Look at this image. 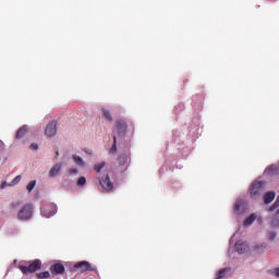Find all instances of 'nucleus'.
I'll return each instance as SVG.
<instances>
[{
	"mask_svg": "<svg viewBox=\"0 0 279 279\" xmlns=\"http://www.w3.org/2000/svg\"><path fill=\"white\" fill-rule=\"evenodd\" d=\"M17 219L19 221H29L32 217H34V205L33 204H26L21 207V209L17 211Z\"/></svg>",
	"mask_w": 279,
	"mask_h": 279,
	"instance_id": "f257e3e1",
	"label": "nucleus"
},
{
	"mask_svg": "<svg viewBox=\"0 0 279 279\" xmlns=\"http://www.w3.org/2000/svg\"><path fill=\"white\" fill-rule=\"evenodd\" d=\"M43 267V262L40 259L33 260L28 266H19L20 271L24 276H29V274H36Z\"/></svg>",
	"mask_w": 279,
	"mask_h": 279,
	"instance_id": "f03ea898",
	"label": "nucleus"
},
{
	"mask_svg": "<svg viewBox=\"0 0 279 279\" xmlns=\"http://www.w3.org/2000/svg\"><path fill=\"white\" fill-rule=\"evenodd\" d=\"M263 191H265V181L253 182L250 187V195L252 199H258V197L263 195Z\"/></svg>",
	"mask_w": 279,
	"mask_h": 279,
	"instance_id": "7ed1b4c3",
	"label": "nucleus"
},
{
	"mask_svg": "<svg viewBox=\"0 0 279 279\" xmlns=\"http://www.w3.org/2000/svg\"><path fill=\"white\" fill-rule=\"evenodd\" d=\"M99 184L104 189L105 193H110V191L114 189V183L110 181V177L108 174L99 178Z\"/></svg>",
	"mask_w": 279,
	"mask_h": 279,
	"instance_id": "20e7f679",
	"label": "nucleus"
},
{
	"mask_svg": "<svg viewBox=\"0 0 279 279\" xmlns=\"http://www.w3.org/2000/svg\"><path fill=\"white\" fill-rule=\"evenodd\" d=\"M45 134L48 136V138L56 136V134H58V121H50L46 126Z\"/></svg>",
	"mask_w": 279,
	"mask_h": 279,
	"instance_id": "39448f33",
	"label": "nucleus"
},
{
	"mask_svg": "<svg viewBox=\"0 0 279 279\" xmlns=\"http://www.w3.org/2000/svg\"><path fill=\"white\" fill-rule=\"evenodd\" d=\"M40 213L43 215V217H46V219H49L51 217H53V215H56V213H58L57 207H54V205H45L41 207Z\"/></svg>",
	"mask_w": 279,
	"mask_h": 279,
	"instance_id": "423d86ee",
	"label": "nucleus"
},
{
	"mask_svg": "<svg viewBox=\"0 0 279 279\" xmlns=\"http://www.w3.org/2000/svg\"><path fill=\"white\" fill-rule=\"evenodd\" d=\"M74 269H81V271H97V267L93 266L90 263L86 260L77 262L74 265Z\"/></svg>",
	"mask_w": 279,
	"mask_h": 279,
	"instance_id": "0eeeda50",
	"label": "nucleus"
},
{
	"mask_svg": "<svg viewBox=\"0 0 279 279\" xmlns=\"http://www.w3.org/2000/svg\"><path fill=\"white\" fill-rule=\"evenodd\" d=\"M247 208V204H245V201L238 199L234 204L233 210L235 215H243Z\"/></svg>",
	"mask_w": 279,
	"mask_h": 279,
	"instance_id": "6e6552de",
	"label": "nucleus"
},
{
	"mask_svg": "<svg viewBox=\"0 0 279 279\" xmlns=\"http://www.w3.org/2000/svg\"><path fill=\"white\" fill-rule=\"evenodd\" d=\"M116 128L119 136H121L128 132V122L123 119H118L116 121Z\"/></svg>",
	"mask_w": 279,
	"mask_h": 279,
	"instance_id": "1a4fd4ad",
	"label": "nucleus"
},
{
	"mask_svg": "<svg viewBox=\"0 0 279 279\" xmlns=\"http://www.w3.org/2000/svg\"><path fill=\"white\" fill-rule=\"evenodd\" d=\"M50 272L56 276L64 274V265L62 263H57L50 267Z\"/></svg>",
	"mask_w": 279,
	"mask_h": 279,
	"instance_id": "9d476101",
	"label": "nucleus"
},
{
	"mask_svg": "<svg viewBox=\"0 0 279 279\" xmlns=\"http://www.w3.org/2000/svg\"><path fill=\"white\" fill-rule=\"evenodd\" d=\"M247 242H236L234 245V250L235 252H238V254H245L247 252Z\"/></svg>",
	"mask_w": 279,
	"mask_h": 279,
	"instance_id": "9b49d317",
	"label": "nucleus"
},
{
	"mask_svg": "<svg viewBox=\"0 0 279 279\" xmlns=\"http://www.w3.org/2000/svg\"><path fill=\"white\" fill-rule=\"evenodd\" d=\"M28 130H29V129L27 128V125H23L22 128H20V129L17 130L16 135H15V138H16L17 141H20V138H24V136L27 135Z\"/></svg>",
	"mask_w": 279,
	"mask_h": 279,
	"instance_id": "f8f14e48",
	"label": "nucleus"
},
{
	"mask_svg": "<svg viewBox=\"0 0 279 279\" xmlns=\"http://www.w3.org/2000/svg\"><path fill=\"white\" fill-rule=\"evenodd\" d=\"M60 169H62V163H56L49 171L50 178H56L58 173H60Z\"/></svg>",
	"mask_w": 279,
	"mask_h": 279,
	"instance_id": "ddd939ff",
	"label": "nucleus"
},
{
	"mask_svg": "<svg viewBox=\"0 0 279 279\" xmlns=\"http://www.w3.org/2000/svg\"><path fill=\"white\" fill-rule=\"evenodd\" d=\"M276 199V193L275 192H268L264 195V202L266 204H271Z\"/></svg>",
	"mask_w": 279,
	"mask_h": 279,
	"instance_id": "4468645a",
	"label": "nucleus"
},
{
	"mask_svg": "<svg viewBox=\"0 0 279 279\" xmlns=\"http://www.w3.org/2000/svg\"><path fill=\"white\" fill-rule=\"evenodd\" d=\"M267 173H269V175H278V173H279L278 166H276V165L269 166L267 168Z\"/></svg>",
	"mask_w": 279,
	"mask_h": 279,
	"instance_id": "2eb2a0df",
	"label": "nucleus"
},
{
	"mask_svg": "<svg viewBox=\"0 0 279 279\" xmlns=\"http://www.w3.org/2000/svg\"><path fill=\"white\" fill-rule=\"evenodd\" d=\"M256 221V214H252L244 220V226H252Z\"/></svg>",
	"mask_w": 279,
	"mask_h": 279,
	"instance_id": "dca6fc26",
	"label": "nucleus"
},
{
	"mask_svg": "<svg viewBox=\"0 0 279 279\" xmlns=\"http://www.w3.org/2000/svg\"><path fill=\"white\" fill-rule=\"evenodd\" d=\"M228 271H230V268H222L220 269L217 275H216V279H221L225 278L226 275L228 274Z\"/></svg>",
	"mask_w": 279,
	"mask_h": 279,
	"instance_id": "f3484780",
	"label": "nucleus"
},
{
	"mask_svg": "<svg viewBox=\"0 0 279 279\" xmlns=\"http://www.w3.org/2000/svg\"><path fill=\"white\" fill-rule=\"evenodd\" d=\"M73 160L75 162V165H77L78 167H84V159H82V157L74 155L73 156Z\"/></svg>",
	"mask_w": 279,
	"mask_h": 279,
	"instance_id": "a211bd4d",
	"label": "nucleus"
},
{
	"mask_svg": "<svg viewBox=\"0 0 279 279\" xmlns=\"http://www.w3.org/2000/svg\"><path fill=\"white\" fill-rule=\"evenodd\" d=\"M104 167H106V162L101 161V162L96 163L94 166V170L96 171V173H99V171H101L104 169Z\"/></svg>",
	"mask_w": 279,
	"mask_h": 279,
	"instance_id": "6ab92c4d",
	"label": "nucleus"
},
{
	"mask_svg": "<svg viewBox=\"0 0 279 279\" xmlns=\"http://www.w3.org/2000/svg\"><path fill=\"white\" fill-rule=\"evenodd\" d=\"M102 114L107 121H112V114L110 113V110L108 109H102Z\"/></svg>",
	"mask_w": 279,
	"mask_h": 279,
	"instance_id": "aec40b11",
	"label": "nucleus"
},
{
	"mask_svg": "<svg viewBox=\"0 0 279 279\" xmlns=\"http://www.w3.org/2000/svg\"><path fill=\"white\" fill-rule=\"evenodd\" d=\"M118 162L120 165V167H123L126 162H128V156L122 155L118 158Z\"/></svg>",
	"mask_w": 279,
	"mask_h": 279,
	"instance_id": "412c9836",
	"label": "nucleus"
},
{
	"mask_svg": "<svg viewBox=\"0 0 279 279\" xmlns=\"http://www.w3.org/2000/svg\"><path fill=\"white\" fill-rule=\"evenodd\" d=\"M36 187V180L31 181L27 186L26 190L28 191V193H32V191H34V189Z\"/></svg>",
	"mask_w": 279,
	"mask_h": 279,
	"instance_id": "4be33fe9",
	"label": "nucleus"
},
{
	"mask_svg": "<svg viewBox=\"0 0 279 279\" xmlns=\"http://www.w3.org/2000/svg\"><path fill=\"white\" fill-rule=\"evenodd\" d=\"M110 154H117V135H113V145L110 148Z\"/></svg>",
	"mask_w": 279,
	"mask_h": 279,
	"instance_id": "5701e85b",
	"label": "nucleus"
},
{
	"mask_svg": "<svg viewBox=\"0 0 279 279\" xmlns=\"http://www.w3.org/2000/svg\"><path fill=\"white\" fill-rule=\"evenodd\" d=\"M50 276H51V274H49V271H43V272L37 274V278H39V279H47Z\"/></svg>",
	"mask_w": 279,
	"mask_h": 279,
	"instance_id": "b1692460",
	"label": "nucleus"
},
{
	"mask_svg": "<svg viewBox=\"0 0 279 279\" xmlns=\"http://www.w3.org/2000/svg\"><path fill=\"white\" fill-rule=\"evenodd\" d=\"M276 208H279V195H278L276 202L269 208V211L271 213V211L276 210Z\"/></svg>",
	"mask_w": 279,
	"mask_h": 279,
	"instance_id": "393cba45",
	"label": "nucleus"
},
{
	"mask_svg": "<svg viewBox=\"0 0 279 279\" xmlns=\"http://www.w3.org/2000/svg\"><path fill=\"white\" fill-rule=\"evenodd\" d=\"M21 182V175L15 177L11 183H9V186H14Z\"/></svg>",
	"mask_w": 279,
	"mask_h": 279,
	"instance_id": "a878e982",
	"label": "nucleus"
},
{
	"mask_svg": "<svg viewBox=\"0 0 279 279\" xmlns=\"http://www.w3.org/2000/svg\"><path fill=\"white\" fill-rule=\"evenodd\" d=\"M77 186H86V178L85 177H81L77 180Z\"/></svg>",
	"mask_w": 279,
	"mask_h": 279,
	"instance_id": "bb28decb",
	"label": "nucleus"
},
{
	"mask_svg": "<svg viewBox=\"0 0 279 279\" xmlns=\"http://www.w3.org/2000/svg\"><path fill=\"white\" fill-rule=\"evenodd\" d=\"M265 247H267V244H259L254 246L255 252H263V250H265Z\"/></svg>",
	"mask_w": 279,
	"mask_h": 279,
	"instance_id": "cd10ccee",
	"label": "nucleus"
},
{
	"mask_svg": "<svg viewBox=\"0 0 279 279\" xmlns=\"http://www.w3.org/2000/svg\"><path fill=\"white\" fill-rule=\"evenodd\" d=\"M20 207H21V202H19V201L13 202V203L11 204V208H12L13 210H16V208H20Z\"/></svg>",
	"mask_w": 279,
	"mask_h": 279,
	"instance_id": "c85d7f7f",
	"label": "nucleus"
},
{
	"mask_svg": "<svg viewBox=\"0 0 279 279\" xmlns=\"http://www.w3.org/2000/svg\"><path fill=\"white\" fill-rule=\"evenodd\" d=\"M269 239H270V241H274L276 239V232H270Z\"/></svg>",
	"mask_w": 279,
	"mask_h": 279,
	"instance_id": "c756f323",
	"label": "nucleus"
},
{
	"mask_svg": "<svg viewBox=\"0 0 279 279\" xmlns=\"http://www.w3.org/2000/svg\"><path fill=\"white\" fill-rule=\"evenodd\" d=\"M7 186H10V184H8V182H2L0 185V189H5Z\"/></svg>",
	"mask_w": 279,
	"mask_h": 279,
	"instance_id": "7c9ffc66",
	"label": "nucleus"
},
{
	"mask_svg": "<svg viewBox=\"0 0 279 279\" xmlns=\"http://www.w3.org/2000/svg\"><path fill=\"white\" fill-rule=\"evenodd\" d=\"M31 149H38V144H36V143H33L32 145H31Z\"/></svg>",
	"mask_w": 279,
	"mask_h": 279,
	"instance_id": "2f4dec72",
	"label": "nucleus"
},
{
	"mask_svg": "<svg viewBox=\"0 0 279 279\" xmlns=\"http://www.w3.org/2000/svg\"><path fill=\"white\" fill-rule=\"evenodd\" d=\"M275 276H277V278H279V268L275 269Z\"/></svg>",
	"mask_w": 279,
	"mask_h": 279,
	"instance_id": "473e14b6",
	"label": "nucleus"
},
{
	"mask_svg": "<svg viewBox=\"0 0 279 279\" xmlns=\"http://www.w3.org/2000/svg\"><path fill=\"white\" fill-rule=\"evenodd\" d=\"M70 173H77V170L76 169H71Z\"/></svg>",
	"mask_w": 279,
	"mask_h": 279,
	"instance_id": "72a5a7b5",
	"label": "nucleus"
},
{
	"mask_svg": "<svg viewBox=\"0 0 279 279\" xmlns=\"http://www.w3.org/2000/svg\"><path fill=\"white\" fill-rule=\"evenodd\" d=\"M257 220L259 221V223H262V222H263V218H258Z\"/></svg>",
	"mask_w": 279,
	"mask_h": 279,
	"instance_id": "f704fd0d",
	"label": "nucleus"
}]
</instances>
